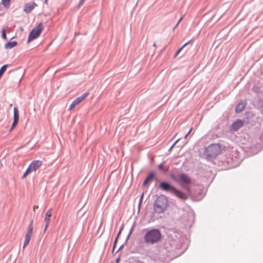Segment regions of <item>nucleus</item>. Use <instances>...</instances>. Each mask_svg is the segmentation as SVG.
Returning <instances> with one entry per match:
<instances>
[{"instance_id":"1","label":"nucleus","mask_w":263,"mask_h":263,"mask_svg":"<svg viewBox=\"0 0 263 263\" xmlns=\"http://www.w3.org/2000/svg\"><path fill=\"white\" fill-rule=\"evenodd\" d=\"M189 182H182V184L181 185L183 187H185L186 189V191L187 192V194L186 193L181 192L177 190H176L175 187L170 185L167 182H162L160 184V187L163 190L170 192L173 193L176 197L179 198V199L185 200L187 199L189 194V189L188 188V183Z\"/></svg>"},{"instance_id":"2","label":"nucleus","mask_w":263,"mask_h":263,"mask_svg":"<svg viewBox=\"0 0 263 263\" xmlns=\"http://www.w3.org/2000/svg\"><path fill=\"white\" fill-rule=\"evenodd\" d=\"M162 235L158 229L148 231L144 236V241L147 245H153L160 241Z\"/></svg>"},{"instance_id":"3","label":"nucleus","mask_w":263,"mask_h":263,"mask_svg":"<svg viewBox=\"0 0 263 263\" xmlns=\"http://www.w3.org/2000/svg\"><path fill=\"white\" fill-rule=\"evenodd\" d=\"M167 199L164 195L159 196L154 203V210L156 213H162L166 208Z\"/></svg>"},{"instance_id":"4","label":"nucleus","mask_w":263,"mask_h":263,"mask_svg":"<svg viewBox=\"0 0 263 263\" xmlns=\"http://www.w3.org/2000/svg\"><path fill=\"white\" fill-rule=\"evenodd\" d=\"M220 152L219 144H212L205 148L204 155L207 158H214L219 155Z\"/></svg>"},{"instance_id":"5","label":"nucleus","mask_w":263,"mask_h":263,"mask_svg":"<svg viewBox=\"0 0 263 263\" xmlns=\"http://www.w3.org/2000/svg\"><path fill=\"white\" fill-rule=\"evenodd\" d=\"M43 30V26L41 23H40L36 26L35 28H34L30 32L28 39V42H30L35 39L37 38L39 36L40 34L41 33Z\"/></svg>"},{"instance_id":"6","label":"nucleus","mask_w":263,"mask_h":263,"mask_svg":"<svg viewBox=\"0 0 263 263\" xmlns=\"http://www.w3.org/2000/svg\"><path fill=\"white\" fill-rule=\"evenodd\" d=\"M42 165V161L41 160H34L32 161L29 165L28 168L27 169L25 173L22 176V178H25L30 172L32 171H35Z\"/></svg>"},{"instance_id":"7","label":"nucleus","mask_w":263,"mask_h":263,"mask_svg":"<svg viewBox=\"0 0 263 263\" xmlns=\"http://www.w3.org/2000/svg\"><path fill=\"white\" fill-rule=\"evenodd\" d=\"M33 229V221H31L29 227H28L27 232L25 235V239L24 241L23 248H25V247L29 244L30 239H31V237L32 235Z\"/></svg>"},{"instance_id":"8","label":"nucleus","mask_w":263,"mask_h":263,"mask_svg":"<svg viewBox=\"0 0 263 263\" xmlns=\"http://www.w3.org/2000/svg\"><path fill=\"white\" fill-rule=\"evenodd\" d=\"M88 95L89 92H86L80 97L77 98L75 100L73 101V102L70 105L69 110H72V109L74 108L76 105L79 104L81 102L84 100Z\"/></svg>"},{"instance_id":"9","label":"nucleus","mask_w":263,"mask_h":263,"mask_svg":"<svg viewBox=\"0 0 263 263\" xmlns=\"http://www.w3.org/2000/svg\"><path fill=\"white\" fill-rule=\"evenodd\" d=\"M19 120V112L18 110L16 107L14 108V120L11 127L10 128V131L13 130L14 127L17 125Z\"/></svg>"},{"instance_id":"10","label":"nucleus","mask_w":263,"mask_h":263,"mask_svg":"<svg viewBox=\"0 0 263 263\" xmlns=\"http://www.w3.org/2000/svg\"><path fill=\"white\" fill-rule=\"evenodd\" d=\"M52 209H49L48 210H47V211L46 212V213L45 214V216L44 218V221H45L46 224H45V226L44 231H45L47 230V228L48 227L49 224L50 223V217L52 215Z\"/></svg>"},{"instance_id":"11","label":"nucleus","mask_w":263,"mask_h":263,"mask_svg":"<svg viewBox=\"0 0 263 263\" xmlns=\"http://www.w3.org/2000/svg\"><path fill=\"white\" fill-rule=\"evenodd\" d=\"M243 125V122L240 120H237L234 122L231 126V130L233 131H237L238 129L241 127Z\"/></svg>"},{"instance_id":"12","label":"nucleus","mask_w":263,"mask_h":263,"mask_svg":"<svg viewBox=\"0 0 263 263\" xmlns=\"http://www.w3.org/2000/svg\"><path fill=\"white\" fill-rule=\"evenodd\" d=\"M247 104L246 100L241 101L237 105L235 108V111L237 113L241 112L245 108Z\"/></svg>"},{"instance_id":"13","label":"nucleus","mask_w":263,"mask_h":263,"mask_svg":"<svg viewBox=\"0 0 263 263\" xmlns=\"http://www.w3.org/2000/svg\"><path fill=\"white\" fill-rule=\"evenodd\" d=\"M36 4L35 3H27L25 5L24 11L26 12L27 13H29L34 8Z\"/></svg>"},{"instance_id":"14","label":"nucleus","mask_w":263,"mask_h":263,"mask_svg":"<svg viewBox=\"0 0 263 263\" xmlns=\"http://www.w3.org/2000/svg\"><path fill=\"white\" fill-rule=\"evenodd\" d=\"M17 42L16 41L8 42L5 45L6 49H11L16 46Z\"/></svg>"},{"instance_id":"15","label":"nucleus","mask_w":263,"mask_h":263,"mask_svg":"<svg viewBox=\"0 0 263 263\" xmlns=\"http://www.w3.org/2000/svg\"><path fill=\"white\" fill-rule=\"evenodd\" d=\"M155 176V173L154 172H151L148 174L147 176L145 179L144 181H150L153 179Z\"/></svg>"},{"instance_id":"16","label":"nucleus","mask_w":263,"mask_h":263,"mask_svg":"<svg viewBox=\"0 0 263 263\" xmlns=\"http://www.w3.org/2000/svg\"><path fill=\"white\" fill-rule=\"evenodd\" d=\"M158 168L159 171H161L164 172H166L167 171V168L164 167V164L163 163L158 166Z\"/></svg>"},{"instance_id":"17","label":"nucleus","mask_w":263,"mask_h":263,"mask_svg":"<svg viewBox=\"0 0 263 263\" xmlns=\"http://www.w3.org/2000/svg\"><path fill=\"white\" fill-rule=\"evenodd\" d=\"M7 66H8L7 64L4 65L0 69V78L2 77V76L4 74V73L6 71Z\"/></svg>"},{"instance_id":"18","label":"nucleus","mask_w":263,"mask_h":263,"mask_svg":"<svg viewBox=\"0 0 263 263\" xmlns=\"http://www.w3.org/2000/svg\"><path fill=\"white\" fill-rule=\"evenodd\" d=\"M190 42V41L187 42V43H185L181 48H180L176 52L175 57H177L178 54L179 53V52L182 50V49L186 46Z\"/></svg>"},{"instance_id":"19","label":"nucleus","mask_w":263,"mask_h":263,"mask_svg":"<svg viewBox=\"0 0 263 263\" xmlns=\"http://www.w3.org/2000/svg\"><path fill=\"white\" fill-rule=\"evenodd\" d=\"M180 179L181 181H190L187 175L182 174L180 175Z\"/></svg>"},{"instance_id":"20","label":"nucleus","mask_w":263,"mask_h":263,"mask_svg":"<svg viewBox=\"0 0 263 263\" xmlns=\"http://www.w3.org/2000/svg\"><path fill=\"white\" fill-rule=\"evenodd\" d=\"M2 37L5 39V40H7V37H6V31L5 30V29H3L2 31Z\"/></svg>"},{"instance_id":"21","label":"nucleus","mask_w":263,"mask_h":263,"mask_svg":"<svg viewBox=\"0 0 263 263\" xmlns=\"http://www.w3.org/2000/svg\"><path fill=\"white\" fill-rule=\"evenodd\" d=\"M143 196H144V193H142V194H141V197H140V200H139V210L140 209V206H141V205L142 202V200H143Z\"/></svg>"},{"instance_id":"22","label":"nucleus","mask_w":263,"mask_h":263,"mask_svg":"<svg viewBox=\"0 0 263 263\" xmlns=\"http://www.w3.org/2000/svg\"><path fill=\"white\" fill-rule=\"evenodd\" d=\"M10 1V0H2V4L5 6H7L9 4Z\"/></svg>"},{"instance_id":"23","label":"nucleus","mask_w":263,"mask_h":263,"mask_svg":"<svg viewBox=\"0 0 263 263\" xmlns=\"http://www.w3.org/2000/svg\"><path fill=\"white\" fill-rule=\"evenodd\" d=\"M182 18H183V17H180V18L178 20V21L177 23L176 24V25H175V26L174 27V29H175V28H176V27L178 26V25H179V23H180V22L182 21Z\"/></svg>"},{"instance_id":"24","label":"nucleus","mask_w":263,"mask_h":263,"mask_svg":"<svg viewBox=\"0 0 263 263\" xmlns=\"http://www.w3.org/2000/svg\"><path fill=\"white\" fill-rule=\"evenodd\" d=\"M179 141V139L177 140L175 143L172 145V146L170 148L169 151H171L174 146L176 144V143Z\"/></svg>"},{"instance_id":"25","label":"nucleus","mask_w":263,"mask_h":263,"mask_svg":"<svg viewBox=\"0 0 263 263\" xmlns=\"http://www.w3.org/2000/svg\"><path fill=\"white\" fill-rule=\"evenodd\" d=\"M192 130V128H191L190 130L189 131V132L185 135L184 136V138H186L187 137V136L190 134V133L191 132Z\"/></svg>"},{"instance_id":"26","label":"nucleus","mask_w":263,"mask_h":263,"mask_svg":"<svg viewBox=\"0 0 263 263\" xmlns=\"http://www.w3.org/2000/svg\"><path fill=\"white\" fill-rule=\"evenodd\" d=\"M121 230L119 231V233H118V236L117 237V238H116V240H115V244L116 243V241H117V239H118V238L119 235H120V233H121Z\"/></svg>"},{"instance_id":"27","label":"nucleus","mask_w":263,"mask_h":263,"mask_svg":"<svg viewBox=\"0 0 263 263\" xmlns=\"http://www.w3.org/2000/svg\"><path fill=\"white\" fill-rule=\"evenodd\" d=\"M85 0H81L80 2V5H81Z\"/></svg>"},{"instance_id":"28","label":"nucleus","mask_w":263,"mask_h":263,"mask_svg":"<svg viewBox=\"0 0 263 263\" xmlns=\"http://www.w3.org/2000/svg\"><path fill=\"white\" fill-rule=\"evenodd\" d=\"M119 261H120V258H119L117 259L116 262L118 263L119 262Z\"/></svg>"},{"instance_id":"29","label":"nucleus","mask_w":263,"mask_h":263,"mask_svg":"<svg viewBox=\"0 0 263 263\" xmlns=\"http://www.w3.org/2000/svg\"><path fill=\"white\" fill-rule=\"evenodd\" d=\"M153 46H154V47H156V43H154V44H153Z\"/></svg>"},{"instance_id":"30","label":"nucleus","mask_w":263,"mask_h":263,"mask_svg":"<svg viewBox=\"0 0 263 263\" xmlns=\"http://www.w3.org/2000/svg\"><path fill=\"white\" fill-rule=\"evenodd\" d=\"M148 182H146V181H145L144 182V185H146V184H147V183H148Z\"/></svg>"},{"instance_id":"31","label":"nucleus","mask_w":263,"mask_h":263,"mask_svg":"<svg viewBox=\"0 0 263 263\" xmlns=\"http://www.w3.org/2000/svg\"><path fill=\"white\" fill-rule=\"evenodd\" d=\"M38 208V206H34L33 209H36Z\"/></svg>"},{"instance_id":"32","label":"nucleus","mask_w":263,"mask_h":263,"mask_svg":"<svg viewBox=\"0 0 263 263\" xmlns=\"http://www.w3.org/2000/svg\"><path fill=\"white\" fill-rule=\"evenodd\" d=\"M47 1H48V0H45V4H48Z\"/></svg>"}]
</instances>
